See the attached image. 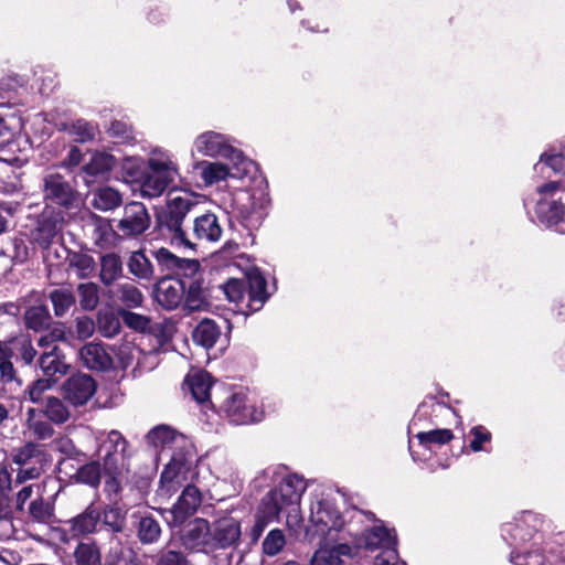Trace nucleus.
<instances>
[{
	"label": "nucleus",
	"mask_w": 565,
	"mask_h": 565,
	"mask_svg": "<svg viewBox=\"0 0 565 565\" xmlns=\"http://www.w3.org/2000/svg\"><path fill=\"white\" fill-rule=\"evenodd\" d=\"M147 440L153 447L162 450L174 447L178 449L172 452L170 461L161 473V491L164 495L170 497L177 490L174 480L186 470L192 460V451L186 448V440L183 435L164 425L150 430Z\"/></svg>",
	"instance_id": "1"
},
{
	"label": "nucleus",
	"mask_w": 565,
	"mask_h": 565,
	"mask_svg": "<svg viewBox=\"0 0 565 565\" xmlns=\"http://www.w3.org/2000/svg\"><path fill=\"white\" fill-rule=\"evenodd\" d=\"M198 203L195 193L172 189L168 192L166 209L158 217L160 228L167 230L171 234L172 241L186 247H193V243L189 233L183 230V222Z\"/></svg>",
	"instance_id": "2"
},
{
	"label": "nucleus",
	"mask_w": 565,
	"mask_h": 565,
	"mask_svg": "<svg viewBox=\"0 0 565 565\" xmlns=\"http://www.w3.org/2000/svg\"><path fill=\"white\" fill-rule=\"evenodd\" d=\"M305 490L306 483L302 478L297 475H286L262 501L273 502L278 508V514L285 512L287 526L296 532L302 523L300 499Z\"/></svg>",
	"instance_id": "3"
},
{
	"label": "nucleus",
	"mask_w": 565,
	"mask_h": 565,
	"mask_svg": "<svg viewBox=\"0 0 565 565\" xmlns=\"http://www.w3.org/2000/svg\"><path fill=\"white\" fill-rule=\"evenodd\" d=\"M148 169L140 185L143 198H159L180 177L178 163L172 154L161 149L151 152Z\"/></svg>",
	"instance_id": "4"
},
{
	"label": "nucleus",
	"mask_w": 565,
	"mask_h": 565,
	"mask_svg": "<svg viewBox=\"0 0 565 565\" xmlns=\"http://www.w3.org/2000/svg\"><path fill=\"white\" fill-rule=\"evenodd\" d=\"M537 217L550 227L565 233V183L551 181L537 188Z\"/></svg>",
	"instance_id": "5"
},
{
	"label": "nucleus",
	"mask_w": 565,
	"mask_h": 565,
	"mask_svg": "<svg viewBox=\"0 0 565 565\" xmlns=\"http://www.w3.org/2000/svg\"><path fill=\"white\" fill-rule=\"evenodd\" d=\"M194 149L205 157H223L234 161L235 166H242L244 172L248 171L252 162L228 143L227 138L215 131H206L198 136L193 143Z\"/></svg>",
	"instance_id": "6"
},
{
	"label": "nucleus",
	"mask_w": 565,
	"mask_h": 565,
	"mask_svg": "<svg viewBox=\"0 0 565 565\" xmlns=\"http://www.w3.org/2000/svg\"><path fill=\"white\" fill-rule=\"evenodd\" d=\"M45 201L71 207L77 200V192L65 178L55 170H47L42 180Z\"/></svg>",
	"instance_id": "7"
},
{
	"label": "nucleus",
	"mask_w": 565,
	"mask_h": 565,
	"mask_svg": "<svg viewBox=\"0 0 565 565\" xmlns=\"http://www.w3.org/2000/svg\"><path fill=\"white\" fill-rule=\"evenodd\" d=\"M242 525L232 515L217 518L211 524V551L236 548L241 543Z\"/></svg>",
	"instance_id": "8"
},
{
	"label": "nucleus",
	"mask_w": 565,
	"mask_h": 565,
	"mask_svg": "<svg viewBox=\"0 0 565 565\" xmlns=\"http://www.w3.org/2000/svg\"><path fill=\"white\" fill-rule=\"evenodd\" d=\"M99 439L98 454L104 469L109 475H114L124 463L127 440L117 430H110L103 439Z\"/></svg>",
	"instance_id": "9"
},
{
	"label": "nucleus",
	"mask_w": 565,
	"mask_h": 565,
	"mask_svg": "<svg viewBox=\"0 0 565 565\" xmlns=\"http://www.w3.org/2000/svg\"><path fill=\"white\" fill-rule=\"evenodd\" d=\"M310 522L316 534L323 539H330L332 542L337 541L333 533L340 531L343 525L340 514L329 504L322 502H318L311 508Z\"/></svg>",
	"instance_id": "10"
},
{
	"label": "nucleus",
	"mask_w": 565,
	"mask_h": 565,
	"mask_svg": "<svg viewBox=\"0 0 565 565\" xmlns=\"http://www.w3.org/2000/svg\"><path fill=\"white\" fill-rule=\"evenodd\" d=\"M150 226V215L140 202H130L125 205L122 216L117 228L124 236L134 237L142 234Z\"/></svg>",
	"instance_id": "11"
},
{
	"label": "nucleus",
	"mask_w": 565,
	"mask_h": 565,
	"mask_svg": "<svg viewBox=\"0 0 565 565\" xmlns=\"http://www.w3.org/2000/svg\"><path fill=\"white\" fill-rule=\"evenodd\" d=\"M63 396L74 406L85 405L96 392L94 379L84 373H77L63 384Z\"/></svg>",
	"instance_id": "12"
},
{
	"label": "nucleus",
	"mask_w": 565,
	"mask_h": 565,
	"mask_svg": "<svg viewBox=\"0 0 565 565\" xmlns=\"http://www.w3.org/2000/svg\"><path fill=\"white\" fill-rule=\"evenodd\" d=\"M181 541L186 548L211 551V524L201 518L190 521L182 531Z\"/></svg>",
	"instance_id": "13"
},
{
	"label": "nucleus",
	"mask_w": 565,
	"mask_h": 565,
	"mask_svg": "<svg viewBox=\"0 0 565 565\" xmlns=\"http://www.w3.org/2000/svg\"><path fill=\"white\" fill-rule=\"evenodd\" d=\"M202 501L199 489L194 486H188L182 491L178 502L169 511L171 520L169 524L171 526L181 525L190 515H192L200 507Z\"/></svg>",
	"instance_id": "14"
},
{
	"label": "nucleus",
	"mask_w": 565,
	"mask_h": 565,
	"mask_svg": "<svg viewBox=\"0 0 565 565\" xmlns=\"http://www.w3.org/2000/svg\"><path fill=\"white\" fill-rule=\"evenodd\" d=\"M225 412L231 422L237 425L262 419V412H258L253 405H249L243 393H235L225 402Z\"/></svg>",
	"instance_id": "15"
},
{
	"label": "nucleus",
	"mask_w": 565,
	"mask_h": 565,
	"mask_svg": "<svg viewBox=\"0 0 565 565\" xmlns=\"http://www.w3.org/2000/svg\"><path fill=\"white\" fill-rule=\"evenodd\" d=\"M184 294L185 284L180 279H161L156 288V299L158 303L168 310L178 308L183 301Z\"/></svg>",
	"instance_id": "16"
},
{
	"label": "nucleus",
	"mask_w": 565,
	"mask_h": 565,
	"mask_svg": "<svg viewBox=\"0 0 565 565\" xmlns=\"http://www.w3.org/2000/svg\"><path fill=\"white\" fill-rule=\"evenodd\" d=\"M154 258L162 270L172 271L178 275L193 276L200 269V264L195 259L180 258L173 255L167 248H159L154 252Z\"/></svg>",
	"instance_id": "17"
},
{
	"label": "nucleus",
	"mask_w": 565,
	"mask_h": 565,
	"mask_svg": "<svg viewBox=\"0 0 565 565\" xmlns=\"http://www.w3.org/2000/svg\"><path fill=\"white\" fill-rule=\"evenodd\" d=\"M351 554V547L347 543H337L330 539H323L315 551L310 565H340L341 557Z\"/></svg>",
	"instance_id": "18"
},
{
	"label": "nucleus",
	"mask_w": 565,
	"mask_h": 565,
	"mask_svg": "<svg viewBox=\"0 0 565 565\" xmlns=\"http://www.w3.org/2000/svg\"><path fill=\"white\" fill-rule=\"evenodd\" d=\"M222 232L217 216L213 213H204L194 218L192 232L189 233V236L192 243L194 241L217 242L222 236Z\"/></svg>",
	"instance_id": "19"
},
{
	"label": "nucleus",
	"mask_w": 565,
	"mask_h": 565,
	"mask_svg": "<svg viewBox=\"0 0 565 565\" xmlns=\"http://www.w3.org/2000/svg\"><path fill=\"white\" fill-rule=\"evenodd\" d=\"M61 226V220L55 213H43L31 232V238L41 248H49Z\"/></svg>",
	"instance_id": "20"
},
{
	"label": "nucleus",
	"mask_w": 565,
	"mask_h": 565,
	"mask_svg": "<svg viewBox=\"0 0 565 565\" xmlns=\"http://www.w3.org/2000/svg\"><path fill=\"white\" fill-rule=\"evenodd\" d=\"M81 363L93 371H105L111 367L113 360L102 343L89 342L78 351Z\"/></svg>",
	"instance_id": "21"
},
{
	"label": "nucleus",
	"mask_w": 565,
	"mask_h": 565,
	"mask_svg": "<svg viewBox=\"0 0 565 565\" xmlns=\"http://www.w3.org/2000/svg\"><path fill=\"white\" fill-rule=\"evenodd\" d=\"M205 185H212L226 178H241L239 168H230L221 162L200 161L194 164Z\"/></svg>",
	"instance_id": "22"
},
{
	"label": "nucleus",
	"mask_w": 565,
	"mask_h": 565,
	"mask_svg": "<svg viewBox=\"0 0 565 565\" xmlns=\"http://www.w3.org/2000/svg\"><path fill=\"white\" fill-rule=\"evenodd\" d=\"M39 365L43 374L55 382L64 376L68 370L70 364L65 361V355L58 348H52L51 351H42Z\"/></svg>",
	"instance_id": "23"
},
{
	"label": "nucleus",
	"mask_w": 565,
	"mask_h": 565,
	"mask_svg": "<svg viewBox=\"0 0 565 565\" xmlns=\"http://www.w3.org/2000/svg\"><path fill=\"white\" fill-rule=\"evenodd\" d=\"M245 284L249 308L252 310L260 309L268 298L265 278L258 270H252L247 274Z\"/></svg>",
	"instance_id": "24"
},
{
	"label": "nucleus",
	"mask_w": 565,
	"mask_h": 565,
	"mask_svg": "<svg viewBox=\"0 0 565 565\" xmlns=\"http://www.w3.org/2000/svg\"><path fill=\"white\" fill-rule=\"evenodd\" d=\"M99 520V512L88 507L83 513L65 522L67 531L73 536L89 534L95 531Z\"/></svg>",
	"instance_id": "25"
},
{
	"label": "nucleus",
	"mask_w": 565,
	"mask_h": 565,
	"mask_svg": "<svg viewBox=\"0 0 565 565\" xmlns=\"http://www.w3.org/2000/svg\"><path fill=\"white\" fill-rule=\"evenodd\" d=\"M364 546L371 551L382 548L388 552L395 548L396 536L386 527L377 525L364 533Z\"/></svg>",
	"instance_id": "26"
},
{
	"label": "nucleus",
	"mask_w": 565,
	"mask_h": 565,
	"mask_svg": "<svg viewBox=\"0 0 565 565\" xmlns=\"http://www.w3.org/2000/svg\"><path fill=\"white\" fill-rule=\"evenodd\" d=\"M58 130L68 134L76 142H87L95 138L97 126L84 119H76L70 122H62Z\"/></svg>",
	"instance_id": "27"
},
{
	"label": "nucleus",
	"mask_w": 565,
	"mask_h": 565,
	"mask_svg": "<svg viewBox=\"0 0 565 565\" xmlns=\"http://www.w3.org/2000/svg\"><path fill=\"white\" fill-rule=\"evenodd\" d=\"M277 507L270 501H262L255 514V523L252 527L250 535L253 541H257L265 527L278 518Z\"/></svg>",
	"instance_id": "28"
},
{
	"label": "nucleus",
	"mask_w": 565,
	"mask_h": 565,
	"mask_svg": "<svg viewBox=\"0 0 565 565\" xmlns=\"http://www.w3.org/2000/svg\"><path fill=\"white\" fill-rule=\"evenodd\" d=\"M221 335V330L216 326L213 320L204 319L202 320L192 333V338L194 342L202 345L205 349L212 348L218 337Z\"/></svg>",
	"instance_id": "29"
},
{
	"label": "nucleus",
	"mask_w": 565,
	"mask_h": 565,
	"mask_svg": "<svg viewBox=\"0 0 565 565\" xmlns=\"http://www.w3.org/2000/svg\"><path fill=\"white\" fill-rule=\"evenodd\" d=\"M184 308L189 311L203 310L209 306L207 292L199 280L190 282L184 294Z\"/></svg>",
	"instance_id": "30"
},
{
	"label": "nucleus",
	"mask_w": 565,
	"mask_h": 565,
	"mask_svg": "<svg viewBox=\"0 0 565 565\" xmlns=\"http://www.w3.org/2000/svg\"><path fill=\"white\" fill-rule=\"evenodd\" d=\"M26 427L32 435L41 440L49 439L54 434L52 425L43 418L41 412L29 408L26 412Z\"/></svg>",
	"instance_id": "31"
},
{
	"label": "nucleus",
	"mask_w": 565,
	"mask_h": 565,
	"mask_svg": "<svg viewBox=\"0 0 565 565\" xmlns=\"http://www.w3.org/2000/svg\"><path fill=\"white\" fill-rule=\"evenodd\" d=\"M188 383L193 398L199 403H204L210 397L212 386L211 376L205 372H198L188 377Z\"/></svg>",
	"instance_id": "32"
},
{
	"label": "nucleus",
	"mask_w": 565,
	"mask_h": 565,
	"mask_svg": "<svg viewBox=\"0 0 565 565\" xmlns=\"http://www.w3.org/2000/svg\"><path fill=\"white\" fill-rule=\"evenodd\" d=\"M76 565H102L99 547L94 542H82L74 551Z\"/></svg>",
	"instance_id": "33"
},
{
	"label": "nucleus",
	"mask_w": 565,
	"mask_h": 565,
	"mask_svg": "<svg viewBox=\"0 0 565 565\" xmlns=\"http://www.w3.org/2000/svg\"><path fill=\"white\" fill-rule=\"evenodd\" d=\"M122 273V263L117 254L110 253L102 257L100 279L105 285L113 284Z\"/></svg>",
	"instance_id": "34"
},
{
	"label": "nucleus",
	"mask_w": 565,
	"mask_h": 565,
	"mask_svg": "<svg viewBox=\"0 0 565 565\" xmlns=\"http://www.w3.org/2000/svg\"><path fill=\"white\" fill-rule=\"evenodd\" d=\"M161 535V526L152 516L140 518L137 526V536L142 544H153Z\"/></svg>",
	"instance_id": "35"
},
{
	"label": "nucleus",
	"mask_w": 565,
	"mask_h": 565,
	"mask_svg": "<svg viewBox=\"0 0 565 565\" xmlns=\"http://www.w3.org/2000/svg\"><path fill=\"white\" fill-rule=\"evenodd\" d=\"M115 163L114 156L106 152H95L90 161L84 167V170L89 175H103L109 172L115 167Z\"/></svg>",
	"instance_id": "36"
},
{
	"label": "nucleus",
	"mask_w": 565,
	"mask_h": 565,
	"mask_svg": "<svg viewBox=\"0 0 565 565\" xmlns=\"http://www.w3.org/2000/svg\"><path fill=\"white\" fill-rule=\"evenodd\" d=\"M129 271L140 279H151L153 267L148 257L141 252H134L128 262Z\"/></svg>",
	"instance_id": "37"
},
{
	"label": "nucleus",
	"mask_w": 565,
	"mask_h": 565,
	"mask_svg": "<svg viewBox=\"0 0 565 565\" xmlns=\"http://www.w3.org/2000/svg\"><path fill=\"white\" fill-rule=\"evenodd\" d=\"M121 203L120 193L113 188H100L94 193L93 204L96 209L102 211H109Z\"/></svg>",
	"instance_id": "38"
},
{
	"label": "nucleus",
	"mask_w": 565,
	"mask_h": 565,
	"mask_svg": "<svg viewBox=\"0 0 565 565\" xmlns=\"http://www.w3.org/2000/svg\"><path fill=\"white\" fill-rule=\"evenodd\" d=\"M56 317H63L75 305V297L70 289H55L50 294Z\"/></svg>",
	"instance_id": "39"
},
{
	"label": "nucleus",
	"mask_w": 565,
	"mask_h": 565,
	"mask_svg": "<svg viewBox=\"0 0 565 565\" xmlns=\"http://www.w3.org/2000/svg\"><path fill=\"white\" fill-rule=\"evenodd\" d=\"M45 416L55 424L68 420L71 413L65 404L57 397H49L44 408Z\"/></svg>",
	"instance_id": "40"
},
{
	"label": "nucleus",
	"mask_w": 565,
	"mask_h": 565,
	"mask_svg": "<svg viewBox=\"0 0 565 565\" xmlns=\"http://www.w3.org/2000/svg\"><path fill=\"white\" fill-rule=\"evenodd\" d=\"M28 328L33 330H41L49 326L51 316L46 307L34 306L29 308L24 315Z\"/></svg>",
	"instance_id": "41"
},
{
	"label": "nucleus",
	"mask_w": 565,
	"mask_h": 565,
	"mask_svg": "<svg viewBox=\"0 0 565 565\" xmlns=\"http://www.w3.org/2000/svg\"><path fill=\"white\" fill-rule=\"evenodd\" d=\"M117 298L129 308L140 307L143 301L141 291L132 284H121L117 288Z\"/></svg>",
	"instance_id": "42"
},
{
	"label": "nucleus",
	"mask_w": 565,
	"mask_h": 565,
	"mask_svg": "<svg viewBox=\"0 0 565 565\" xmlns=\"http://www.w3.org/2000/svg\"><path fill=\"white\" fill-rule=\"evenodd\" d=\"M79 305L84 310H93L99 302L98 287L93 282L79 284L77 287Z\"/></svg>",
	"instance_id": "43"
},
{
	"label": "nucleus",
	"mask_w": 565,
	"mask_h": 565,
	"mask_svg": "<svg viewBox=\"0 0 565 565\" xmlns=\"http://www.w3.org/2000/svg\"><path fill=\"white\" fill-rule=\"evenodd\" d=\"M70 267L79 278L90 276L95 270L94 258L87 254L76 253L70 258Z\"/></svg>",
	"instance_id": "44"
},
{
	"label": "nucleus",
	"mask_w": 565,
	"mask_h": 565,
	"mask_svg": "<svg viewBox=\"0 0 565 565\" xmlns=\"http://www.w3.org/2000/svg\"><path fill=\"white\" fill-rule=\"evenodd\" d=\"M98 331L106 338H111L120 331L119 318L111 311H100L97 318Z\"/></svg>",
	"instance_id": "45"
},
{
	"label": "nucleus",
	"mask_w": 565,
	"mask_h": 565,
	"mask_svg": "<svg viewBox=\"0 0 565 565\" xmlns=\"http://www.w3.org/2000/svg\"><path fill=\"white\" fill-rule=\"evenodd\" d=\"M142 160L135 157H127L122 160L121 171L128 182H140L142 181L143 174Z\"/></svg>",
	"instance_id": "46"
},
{
	"label": "nucleus",
	"mask_w": 565,
	"mask_h": 565,
	"mask_svg": "<svg viewBox=\"0 0 565 565\" xmlns=\"http://www.w3.org/2000/svg\"><path fill=\"white\" fill-rule=\"evenodd\" d=\"M75 478L78 482L97 487L100 482V468L99 463L97 461H92L89 463H86L82 466L76 475Z\"/></svg>",
	"instance_id": "47"
},
{
	"label": "nucleus",
	"mask_w": 565,
	"mask_h": 565,
	"mask_svg": "<svg viewBox=\"0 0 565 565\" xmlns=\"http://www.w3.org/2000/svg\"><path fill=\"white\" fill-rule=\"evenodd\" d=\"M286 539L281 530H271L263 541V552L268 556L277 555L285 546Z\"/></svg>",
	"instance_id": "48"
},
{
	"label": "nucleus",
	"mask_w": 565,
	"mask_h": 565,
	"mask_svg": "<svg viewBox=\"0 0 565 565\" xmlns=\"http://www.w3.org/2000/svg\"><path fill=\"white\" fill-rule=\"evenodd\" d=\"M96 326L94 320L89 317L81 316L74 320V327L71 329V334L77 340H86L94 334Z\"/></svg>",
	"instance_id": "49"
},
{
	"label": "nucleus",
	"mask_w": 565,
	"mask_h": 565,
	"mask_svg": "<svg viewBox=\"0 0 565 565\" xmlns=\"http://www.w3.org/2000/svg\"><path fill=\"white\" fill-rule=\"evenodd\" d=\"M454 435L449 429H435L430 431H423L417 434L420 444H438L444 445L452 439Z\"/></svg>",
	"instance_id": "50"
},
{
	"label": "nucleus",
	"mask_w": 565,
	"mask_h": 565,
	"mask_svg": "<svg viewBox=\"0 0 565 565\" xmlns=\"http://www.w3.org/2000/svg\"><path fill=\"white\" fill-rule=\"evenodd\" d=\"M10 359L11 350L6 343L0 342V375L4 381H12L14 379V369Z\"/></svg>",
	"instance_id": "51"
},
{
	"label": "nucleus",
	"mask_w": 565,
	"mask_h": 565,
	"mask_svg": "<svg viewBox=\"0 0 565 565\" xmlns=\"http://www.w3.org/2000/svg\"><path fill=\"white\" fill-rule=\"evenodd\" d=\"M124 322L136 331L145 332L150 328V319L146 316L131 311L121 312Z\"/></svg>",
	"instance_id": "52"
},
{
	"label": "nucleus",
	"mask_w": 565,
	"mask_h": 565,
	"mask_svg": "<svg viewBox=\"0 0 565 565\" xmlns=\"http://www.w3.org/2000/svg\"><path fill=\"white\" fill-rule=\"evenodd\" d=\"M224 292L230 301L238 302L246 292V284L244 280L230 279L224 286Z\"/></svg>",
	"instance_id": "53"
},
{
	"label": "nucleus",
	"mask_w": 565,
	"mask_h": 565,
	"mask_svg": "<svg viewBox=\"0 0 565 565\" xmlns=\"http://www.w3.org/2000/svg\"><path fill=\"white\" fill-rule=\"evenodd\" d=\"M104 523L110 526L113 532L119 533L125 527V516L119 509L110 508L104 513Z\"/></svg>",
	"instance_id": "54"
},
{
	"label": "nucleus",
	"mask_w": 565,
	"mask_h": 565,
	"mask_svg": "<svg viewBox=\"0 0 565 565\" xmlns=\"http://www.w3.org/2000/svg\"><path fill=\"white\" fill-rule=\"evenodd\" d=\"M29 512L34 520L40 522H45L51 516V508L42 498L35 499L30 503Z\"/></svg>",
	"instance_id": "55"
},
{
	"label": "nucleus",
	"mask_w": 565,
	"mask_h": 565,
	"mask_svg": "<svg viewBox=\"0 0 565 565\" xmlns=\"http://www.w3.org/2000/svg\"><path fill=\"white\" fill-rule=\"evenodd\" d=\"M55 383V380L44 377L39 379L35 382L32 383V385L29 387L28 393L29 397L33 403H38L41 399L42 394L50 390Z\"/></svg>",
	"instance_id": "56"
},
{
	"label": "nucleus",
	"mask_w": 565,
	"mask_h": 565,
	"mask_svg": "<svg viewBox=\"0 0 565 565\" xmlns=\"http://www.w3.org/2000/svg\"><path fill=\"white\" fill-rule=\"evenodd\" d=\"M471 435L473 436V439L470 443V448L476 452L482 450V444L488 443L491 439L490 431H488L483 426H475L471 429Z\"/></svg>",
	"instance_id": "57"
},
{
	"label": "nucleus",
	"mask_w": 565,
	"mask_h": 565,
	"mask_svg": "<svg viewBox=\"0 0 565 565\" xmlns=\"http://www.w3.org/2000/svg\"><path fill=\"white\" fill-rule=\"evenodd\" d=\"M156 565H188L184 555L178 551H162Z\"/></svg>",
	"instance_id": "58"
},
{
	"label": "nucleus",
	"mask_w": 565,
	"mask_h": 565,
	"mask_svg": "<svg viewBox=\"0 0 565 565\" xmlns=\"http://www.w3.org/2000/svg\"><path fill=\"white\" fill-rule=\"evenodd\" d=\"M511 562L515 565H543L544 557L539 552L529 553L526 555H512Z\"/></svg>",
	"instance_id": "59"
},
{
	"label": "nucleus",
	"mask_w": 565,
	"mask_h": 565,
	"mask_svg": "<svg viewBox=\"0 0 565 565\" xmlns=\"http://www.w3.org/2000/svg\"><path fill=\"white\" fill-rule=\"evenodd\" d=\"M38 451L34 444H26L21 447L13 456V461L18 465L25 466L34 457Z\"/></svg>",
	"instance_id": "60"
},
{
	"label": "nucleus",
	"mask_w": 565,
	"mask_h": 565,
	"mask_svg": "<svg viewBox=\"0 0 565 565\" xmlns=\"http://www.w3.org/2000/svg\"><path fill=\"white\" fill-rule=\"evenodd\" d=\"M540 162L545 163L556 172L565 171V157L563 154H542Z\"/></svg>",
	"instance_id": "61"
},
{
	"label": "nucleus",
	"mask_w": 565,
	"mask_h": 565,
	"mask_svg": "<svg viewBox=\"0 0 565 565\" xmlns=\"http://www.w3.org/2000/svg\"><path fill=\"white\" fill-rule=\"evenodd\" d=\"M30 256L28 245L23 239H14L12 259L15 263H24Z\"/></svg>",
	"instance_id": "62"
},
{
	"label": "nucleus",
	"mask_w": 565,
	"mask_h": 565,
	"mask_svg": "<svg viewBox=\"0 0 565 565\" xmlns=\"http://www.w3.org/2000/svg\"><path fill=\"white\" fill-rule=\"evenodd\" d=\"M18 344L20 345L21 359L26 364L32 363L36 355V350L32 347L31 342L28 339L22 338L18 341Z\"/></svg>",
	"instance_id": "63"
},
{
	"label": "nucleus",
	"mask_w": 565,
	"mask_h": 565,
	"mask_svg": "<svg viewBox=\"0 0 565 565\" xmlns=\"http://www.w3.org/2000/svg\"><path fill=\"white\" fill-rule=\"evenodd\" d=\"M81 161H82V152L77 147L73 146L68 150L67 157L61 162V167H64L67 169L74 168V167L78 166Z\"/></svg>",
	"instance_id": "64"
}]
</instances>
